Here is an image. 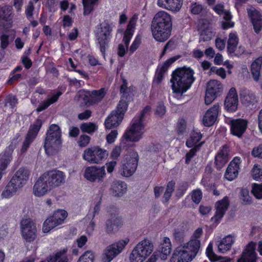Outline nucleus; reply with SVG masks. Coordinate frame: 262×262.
Instances as JSON below:
<instances>
[{
	"mask_svg": "<svg viewBox=\"0 0 262 262\" xmlns=\"http://www.w3.org/2000/svg\"><path fill=\"white\" fill-rule=\"evenodd\" d=\"M138 160L139 156L136 151H133L126 155L121 166V174L126 177L133 175L137 169Z\"/></svg>",
	"mask_w": 262,
	"mask_h": 262,
	"instance_id": "nucleus-9",
	"label": "nucleus"
},
{
	"mask_svg": "<svg viewBox=\"0 0 262 262\" xmlns=\"http://www.w3.org/2000/svg\"><path fill=\"white\" fill-rule=\"evenodd\" d=\"M150 110V107L146 106L139 115L133 119L129 127L123 134V139L132 142H137L143 138L145 132L144 119L149 115Z\"/></svg>",
	"mask_w": 262,
	"mask_h": 262,
	"instance_id": "nucleus-3",
	"label": "nucleus"
},
{
	"mask_svg": "<svg viewBox=\"0 0 262 262\" xmlns=\"http://www.w3.org/2000/svg\"><path fill=\"white\" fill-rule=\"evenodd\" d=\"M98 0H82L83 14L88 15L93 10L94 6Z\"/></svg>",
	"mask_w": 262,
	"mask_h": 262,
	"instance_id": "nucleus-48",
	"label": "nucleus"
},
{
	"mask_svg": "<svg viewBox=\"0 0 262 262\" xmlns=\"http://www.w3.org/2000/svg\"><path fill=\"white\" fill-rule=\"evenodd\" d=\"M186 122L183 119H180L177 124V132L179 134H182L185 130Z\"/></svg>",
	"mask_w": 262,
	"mask_h": 262,
	"instance_id": "nucleus-62",
	"label": "nucleus"
},
{
	"mask_svg": "<svg viewBox=\"0 0 262 262\" xmlns=\"http://www.w3.org/2000/svg\"><path fill=\"white\" fill-rule=\"evenodd\" d=\"M262 57L256 58L251 65V73L254 81L257 82L261 77Z\"/></svg>",
	"mask_w": 262,
	"mask_h": 262,
	"instance_id": "nucleus-33",
	"label": "nucleus"
},
{
	"mask_svg": "<svg viewBox=\"0 0 262 262\" xmlns=\"http://www.w3.org/2000/svg\"><path fill=\"white\" fill-rule=\"evenodd\" d=\"M240 96L242 102L247 106L254 104L257 102L255 94L248 90L242 91Z\"/></svg>",
	"mask_w": 262,
	"mask_h": 262,
	"instance_id": "nucleus-36",
	"label": "nucleus"
},
{
	"mask_svg": "<svg viewBox=\"0 0 262 262\" xmlns=\"http://www.w3.org/2000/svg\"><path fill=\"white\" fill-rule=\"evenodd\" d=\"M220 105L216 103L208 109L203 119V123L205 126H211L215 122L220 111Z\"/></svg>",
	"mask_w": 262,
	"mask_h": 262,
	"instance_id": "nucleus-21",
	"label": "nucleus"
},
{
	"mask_svg": "<svg viewBox=\"0 0 262 262\" xmlns=\"http://www.w3.org/2000/svg\"><path fill=\"white\" fill-rule=\"evenodd\" d=\"M49 186V183L42 174L37 180L33 186V193L38 197L43 196L52 189Z\"/></svg>",
	"mask_w": 262,
	"mask_h": 262,
	"instance_id": "nucleus-18",
	"label": "nucleus"
},
{
	"mask_svg": "<svg viewBox=\"0 0 262 262\" xmlns=\"http://www.w3.org/2000/svg\"><path fill=\"white\" fill-rule=\"evenodd\" d=\"M183 4V0H158L160 7L171 11H179Z\"/></svg>",
	"mask_w": 262,
	"mask_h": 262,
	"instance_id": "nucleus-26",
	"label": "nucleus"
},
{
	"mask_svg": "<svg viewBox=\"0 0 262 262\" xmlns=\"http://www.w3.org/2000/svg\"><path fill=\"white\" fill-rule=\"evenodd\" d=\"M176 183L173 181H171L167 183L166 190L164 193L163 199L164 203H168L170 199L172 193L174 190Z\"/></svg>",
	"mask_w": 262,
	"mask_h": 262,
	"instance_id": "nucleus-45",
	"label": "nucleus"
},
{
	"mask_svg": "<svg viewBox=\"0 0 262 262\" xmlns=\"http://www.w3.org/2000/svg\"><path fill=\"white\" fill-rule=\"evenodd\" d=\"M166 71V70L164 69V68L161 67L159 69H158L156 72L154 81L157 84H159L162 81L164 74Z\"/></svg>",
	"mask_w": 262,
	"mask_h": 262,
	"instance_id": "nucleus-57",
	"label": "nucleus"
},
{
	"mask_svg": "<svg viewBox=\"0 0 262 262\" xmlns=\"http://www.w3.org/2000/svg\"><path fill=\"white\" fill-rule=\"evenodd\" d=\"M221 15H223V18L226 20L225 22H222V26L223 29H227L233 27L234 23L231 21L232 16L229 11L225 10Z\"/></svg>",
	"mask_w": 262,
	"mask_h": 262,
	"instance_id": "nucleus-47",
	"label": "nucleus"
},
{
	"mask_svg": "<svg viewBox=\"0 0 262 262\" xmlns=\"http://www.w3.org/2000/svg\"><path fill=\"white\" fill-rule=\"evenodd\" d=\"M11 15L10 8L8 6L0 8V28L7 27L8 18Z\"/></svg>",
	"mask_w": 262,
	"mask_h": 262,
	"instance_id": "nucleus-43",
	"label": "nucleus"
},
{
	"mask_svg": "<svg viewBox=\"0 0 262 262\" xmlns=\"http://www.w3.org/2000/svg\"><path fill=\"white\" fill-rule=\"evenodd\" d=\"M238 100L236 91L235 88L230 89L225 100V108L228 112H235L238 106Z\"/></svg>",
	"mask_w": 262,
	"mask_h": 262,
	"instance_id": "nucleus-20",
	"label": "nucleus"
},
{
	"mask_svg": "<svg viewBox=\"0 0 262 262\" xmlns=\"http://www.w3.org/2000/svg\"><path fill=\"white\" fill-rule=\"evenodd\" d=\"M188 227L184 223H181L179 226L174 230L173 236L175 241L181 244L184 242Z\"/></svg>",
	"mask_w": 262,
	"mask_h": 262,
	"instance_id": "nucleus-35",
	"label": "nucleus"
},
{
	"mask_svg": "<svg viewBox=\"0 0 262 262\" xmlns=\"http://www.w3.org/2000/svg\"><path fill=\"white\" fill-rule=\"evenodd\" d=\"M90 140L91 138L89 136L82 135L80 136L78 145L81 147H85L89 144Z\"/></svg>",
	"mask_w": 262,
	"mask_h": 262,
	"instance_id": "nucleus-60",
	"label": "nucleus"
},
{
	"mask_svg": "<svg viewBox=\"0 0 262 262\" xmlns=\"http://www.w3.org/2000/svg\"><path fill=\"white\" fill-rule=\"evenodd\" d=\"M123 136H122L121 141L120 144V146H117L115 147L111 154V158L113 159V160H117L120 156L121 152V146L124 147L123 144H125V141L126 140L125 139H123ZM127 142H129L128 141H127Z\"/></svg>",
	"mask_w": 262,
	"mask_h": 262,
	"instance_id": "nucleus-49",
	"label": "nucleus"
},
{
	"mask_svg": "<svg viewBox=\"0 0 262 262\" xmlns=\"http://www.w3.org/2000/svg\"><path fill=\"white\" fill-rule=\"evenodd\" d=\"M193 257L183 247H177L168 262H191Z\"/></svg>",
	"mask_w": 262,
	"mask_h": 262,
	"instance_id": "nucleus-19",
	"label": "nucleus"
},
{
	"mask_svg": "<svg viewBox=\"0 0 262 262\" xmlns=\"http://www.w3.org/2000/svg\"><path fill=\"white\" fill-rule=\"evenodd\" d=\"M252 176L256 181L262 180V169L257 165H254L252 169Z\"/></svg>",
	"mask_w": 262,
	"mask_h": 262,
	"instance_id": "nucleus-58",
	"label": "nucleus"
},
{
	"mask_svg": "<svg viewBox=\"0 0 262 262\" xmlns=\"http://www.w3.org/2000/svg\"><path fill=\"white\" fill-rule=\"evenodd\" d=\"M61 143V139H55L52 137H46L44 142V148L48 155H52L57 152Z\"/></svg>",
	"mask_w": 262,
	"mask_h": 262,
	"instance_id": "nucleus-25",
	"label": "nucleus"
},
{
	"mask_svg": "<svg viewBox=\"0 0 262 262\" xmlns=\"http://www.w3.org/2000/svg\"><path fill=\"white\" fill-rule=\"evenodd\" d=\"M17 103V99L15 96H9L5 99V106L9 105L11 108H13Z\"/></svg>",
	"mask_w": 262,
	"mask_h": 262,
	"instance_id": "nucleus-61",
	"label": "nucleus"
},
{
	"mask_svg": "<svg viewBox=\"0 0 262 262\" xmlns=\"http://www.w3.org/2000/svg\"><path fill=\"white\" fill-rule=\"evenodd\" d=\"M251 155L255 158L262 159V144L253 148Z\"/></svg>",
	"mask_w": 262,
	"mask_h": 262,
	"instance_id": "nucleus-63",
	"label": "nucleus"
},
{
	"mask_svg": "<svg viewBox=\"0 0 262 262\" xmlns=\"http://www.w3.org/2000/svg\"><path fill=\"white\" fill-rule=\"evenodd\" d=\"M137 20V17L134 15L129 20L127 27L124 33L123 41L127 46L129 45L130 40L133 36Z\"/></svg>",
	"mask_w": 262,
	"mask_h": 262,
	"instance_id": "nucleus-30",
	"label": "nucleus"
},
{
	"mask_svg": "<svg viewBox=\"0 0 262 262\" xmlns=\"http://www.w3.org/2000/svg\"><path fill=\"white\" fill-rule=\"evenodd\" d=\"M20 137L19 134H16L15 137L12 139L10 145L1 154L0 158V170L6 171V170L12 160V154L18 143L17 139Z\"/></svg>",
	"mask_w": 262,
	"mask_h": 262,
	"instance_id": "nucleus-14",
	"label": "nucleus"
},
{
	"mask_svg": "<svg viewBox=\"0 0 262 262\" xmlns=\"http://www.w3.org/2000/svg\"><path fill=\"white\" fill-rule=\"evenodd\" d=\"M238 42V38L237 35L233 33H230L227 42V50L230 54L235 56H238L239 54H241L239 52H237L236 51Z\"/></svg>",
	"mask_w": 262,
	"mask_h": 262,
	"instance_id": "nucleus-34",
	"label": "nucleus"
},
{
	"mask_svg": "<svg viewBox=\"0 0 262 262\" xmlns=\"http://www.w3.org/2000/svg\"><path fill=\"white\" fill-rule=\"evenodd\" d=\"M129 242V239L126 237L124 239L120 240L106 247L102 254V261H111L117 255L122 252Z\"/></svg>",
	"mask_w": 262,
	"mask_h": 262,
	"instance_id": "nucleus-8",
	"label": "nucleus"
},
{
	"mask_svg": "<svg viewBox=\"0 0 262 262\" xmlns=\"http://www.w3.org/2000/svg\"><path fill=\"white\" fill-rule=\"evenodd\" d=\"M172 22L171 15L167 12L161 11L154 16L151 24L152 35L159 42L167 40L172 30Z\"/></svg>",
	"mask_w": 262,
	"mask_h": 262,
	"instance_id": "nucleus-1",
	"label": "nucleus"
},
{
	"mask_svg": "<svg viewBox=\"0 0 262 262\" xmlns=\"http://www.w3.org/2000/svg\"><path fill=\"white\" fill-rule=\"evenodd\" d=\"M251 192L256 199H262V184H254L252 186Z\"/></svg>",
	"mask_w": 262,
	"mask_h": 262,
	"instance_id": "nucleus-54",
	"label": "nucleus"
},
{
	"mask_svg": "<svg viewBox=\"0 0 262 262\" xmlns=\"http://www.w3.org/2000/svg\"><path fill=\"white\" fill-rule=\"evenodd\" d=\"M108 151L98 146H94L85 149L83 153V159L92 164H99L107 159Z\"/></svg>",
	"mask_w": 262,
	"mask_h": 262,
	"instance_id": "nucleus-6",
	"label": "nucleus"
},
{
	"mask_svg": "<svg viewBox=\"0 0 262 262\" xmlns=\"http://www.w3.org/2000/svg\"><path fill=\"white\" fill-rule=\"evenodd\" d=\"M121 224L120 220L112 216L111 219L107 220L105 225V231L108 234H111L116 230Z\"/></svg>",
	"mask_w": 262,
	"mask_h": 262,
	"instance_id": "nucleus-40",
	"label": "nucleus"
},
{
	"mask_svg": "<svg viewBox=\"0 0 262 262\" xmlns=\"http://www.w3.org/2000/svg\"><path fill=\"white\" fill-rule=\"evenodd\" d=\"M229 205L228 199L226 196L217 202L215 204L216 212L214 216L211 218V220L215 222L221 220L225 214Z\"/></svg>",
	"mask_w": 262,
	"mask_h": 262,
	"instance_id": "nucleus-23",
	"label": "nucleus"
},
{
	"mask_svg": "<svg viewBox=\"0 0 262 262\" xmlns=\"http://www.w3.org/2000/svg\"><path fill=\"white\" fill-rule=\"evenodd\" d=\"M127 189L126 184L122 181H115L111 187L113 194L115 196H121L126 192Z\"/></svg>",
	"mask_w": 262,
	"mask_h": 262,
	"instance_id": "nucleus-39",
	"label": "nucleus"
},
{
	"mask_svg": "<svg viewBox=\"0 0 262 262\" xmlns=\"http://www.w3.org/2000/svg\"><path fill=\"white\" fill-rule=\"evenodd\" d=\"M251 18L253 28L255 32H259L262 28V18L259 12L257 10H252L248 12Z\"/></svg>",
	"mask_w": 262,
	"mask_h": 262,
	"instance_id": "nucleus-38",
	"label": "nucleus"
},
{
	"mask_svg": "<svg viewBox=\"0 0 262 262\" xmlns=\"http://www.w3.org/2000/svg\"><path fill=\"white\" fill-rule=\"evenodd\" d=\"M94 255L91 251H85L79 258L78 262H93Z\"/></svg>",
	"mask_w": 262,
	"mask_h": 262,
	"instance_id": "nucleus-53",
	"label": "nucleus"
},
{
	"mask_svg": "<svg viewBox=\"0 0 262 262\" xmlns=\"http://www.w3.org/2000/svg\"><path fill=\"white\" fill-rule=\"evenodd\" d=\"M154 246L147 239L140 242L133 249L129 256L130 262H143L151 253Z\"/></svg>",
	"mask_w": 262,
	"mask_h": 262,
	"instance_id": "nucleus-5",
	"label": "nucleus"
},
{
	"mask_svg": "<svg viewBox=\"0 0 262 262\" xmlns=\"http://www.w3.org/2000/svg\"><path fill=\"white\" fill-rule=\"evenodd\" d=\"M228 160V147L227 145H224L215 157V165L216 169H221L227 163Z\"/></svg>",
	"mask_w": 262,
	"mask_h": 262,
	"instance_id": "nucleus-27",
	"label": "nucleus"
},
{
	"mask_svg": "<svg viewBox=\"0 0 262 262\" xmlns=\"http://www.w3.org/2000/svg\"><path fill=\"white\" fill-rule=\"evenodd\" d=\"M112 29L111 25L108 22L104 21L100 24L96 33L100 50L104 56H105L106 49L108 47L112 36Z\"/></svg>",
	"mask_w": 262,
	"mask_h": 262,
	"instance_id": "nucleus-7",
	"label": "nucleus"
},
{
	"mask_svg": "<svg viewBox=\"0 0 262 262\" xmlns=\"http://www.w3.org/2000/svg\"><path fill=\"white\" fill-rule=\"evenodd\" d=\"M206 254L209 259L212 261L220 260V257L217 256L213 251L212 244L210 243L206 249Z\"/></svg>",
	"mask_w": 262,
	"mask_h": 262,
	"instance_id": "nucleus-55",
	"label": "nucleus"
},
{
	"mask_svg": "<svg viewBox=\"0 0 262 262\" xmlns=\"http://www.w3.org/2000/svg\"><path fill=\"white\" fill-rule=\"evenodd\" d=\"M241 163V159L239 157L234 158L226 169L225 178L230 181L235 179L238 175Z\"/></svg>",
	"mask_w": 262,
	"mask_h": 262,
	"instance_id": "nucleus-17",
	"label": "nucleus"
},
{
	"mask_svg": "<svg viewBox=\"0 0 262 262\" xmlns=\"http://www.w3.org/2000/svg\"><path fill=\"white\" fill-rule=\"evenodd\" d=\"M43 175L49 183V186L52 188L59 187L66 182V175L60 170H49L45 172Z\"/></svg>",
	"mask_w": 262,
	"mask_h": 262,
	"instance_id": "nucleus-16",
	"label": "nucleus"
},
{
	"mask_svg": "<svg viewBox=\"0 0 262 262\" xmlns=\"http://www.w3.org/2000/svg\"><path fill=\"white\" fill-rule=\"evenodd\" d=\"M107 91V90L104 88H102L99 90L89 91L88 92L89 98L88 102L91 105L98 103L102 100L106 94Z\"/></svg>",
	"mask_w": 262,
	"mask_h": 262,
	"instance_id": "nucleus-28",
	"label": "nucleus"
},
{
	"mask_svg": "<svg viewBox=\"0 0 262 262\" xmlns=\"http://www.w3.org/2000/svg\"><path fill=\"white\" fill-rule=\"evenodd\" d=\"M127 107L128 104L126 100L121 98L117 105V110L114 112L123 117L124 113L127 110Z\"/></svg>",
	"mask_w": 262,
	"mask_h": 262,
	"instance_id": "nucleus-50",
	"label": "nucleus"
},
{
	"mask_svg": "<svg viewBox=\"0 0 262 262\" xmlns=\"http://www.w3.org/2000/svg\"><path fill=\"white\" fill-rule=\"evenodd\" d=\"M202 198V192L200 189H195L192 191L191 193V199L192 201L198 204H199Z\"/></svg>",
	"mask_w": 262,
	"mask_h": 262,
	"instance_id": "nucleus-56",
	"label": "nucleus"
},
{
	"mask_svg": "<svg viewBox=\"0 0 262 262\" xmlns=\"http://www.w3.org/2000/svg\"><path fill=\"white\" fill-rule=\"evenodd\" d=\"M105 166L98 167L97 166H89L85 168L83 174L84 177L91 182H101L105 177Z\"/></svg>",
	"mask_w": 262,
	"mask_h": 262,
	"instance_id": "nucleus-15",
	"label": "nucleus"
},
{
	"mask_svg": "<svg viewBox=\"0 0 262 262\" xmlns=\"http://www.w3.org/2000/svg\"><path fill=\"white\" fill-rule=\"evenodd\" d=\"M123 117L116 112H112L105 119L104 125L106 129H112L117 127L122 122Z\"/></svg>",
	"mask_w": 262,
	"mask_h": 262,
	"instance_id": "nucleus-29",
	"label": "nucleus"
},
{
	"mask_svg": "<svg viewBox=\"0 0 262 262\" xmlns=\"http://www.w3.org/2000/svg\"><path fill=\"white\" fill-rule=\"evenodd\" d=\"M202 138V134L198 131L193 130L190 135L189 138L186 142V145L188 147L191 148L195 145H198V143L201 140Z\"/></svg>",
	"mask_w": 262,
	"mask_h": 262,
	"instance_id": "nucleus-41",
	"label": "nucleus"
},
{
	"mask_svg": "<svg viewBox=\"0 0 262 262\" xmlns=\"http://www.w3.org/2000/svg\"><path fill=\"white\" fill-rule=\"evenodd\" d=\"M255 244L253 242L250 243L243 252L241 257L238 262H256V254L255 251Z\"/></svg>",
	"mask_w": 262,
	"mask_h": 262,
	"instance_id": "nucleus-24",
	"label": "nucleus"
},
{
	"mask_svg": "<svg viewBox=\"0 0 262 262\" xmlns=\"http://www.w3.org/2000/svg\"><path fill=\"white\" fill-rule=\"evenodd\" d=\"M204 143V142H202L199 143L198 145L192 147L190 151L186 154L185 163L188 164L191 159L195 155L197 151H198L201 146Z\"/></svg>",
	"mask_w": 262,
	"mask_h": 262,
	"instance_id": "nucleus-51",
	"label": "nucleus"
},
{
	"mask_svg": "<svg viewBox=\"0 0 262 262\" xmlns=\"http://www.w3.org/2000/svg\"><path fill=\"white\" fill-rule=\"evenodd\" d=\"M61 130L59 126L53 124L50 125L46 134V137H52L55 139H61Z\"/></svg>",
	"mask_w": 262,
	"mask_h": 262,
	"instance_id": "nucleus-44",
	"label": "nucleus"
},
{
	"mask_svg": "<svg viewBox=\"0 0 262 262\" xmlns=\"http://www.w3.org/2000/svg\"><path fill=\"white\" fill-rule=\"evenodd\" d=\"M193 74L194 72L190 68L183 67L175 70L170 80L173 92L181 95L186 92L195 80Z\"/></svg>",
	"mask_w": 262,
	"mask_h": 262,
	"instance_id": "nucleus-2",
	"label": "nucleus"
},
{
	"mask_svg": "<svg viewBox=\"0 0 262 262\" xmlns=\"http://www.w3.org/2000/svg\"><path fill=\"white\" fill-rule=\"evenodd\" d=\"M248 121L242 119H233L230 121L231 132L238 138L242 137L247 127Z\"/></svg>",
	"mask_w": 262,
	"mask_h": 262,
	"instance_id": "nucleus-22",
	"label": "nucleus"
},
{
	"mask_svg": "<svg viewBox=\"0 0 262 262\" xmlns=\"http://www.w3.org/2000/svg\"><path fill=\"white\" fill-rule=\"evenodd\" d=\"M67 216V212L64 210H58L55 211L52 216L44 222L42 227L43 232L48 233L55 227L61 224Z\"/></svg>",
	"mask_w": 262,
	"mask_h": 262,
	"instance_id": "nucleus-12",
	"label": "nucleus"
},
{
	"mask_svg": "<svg viewBox=\"0 0 262 262\" xmlns=\"http://www.w3.org/2000/svg\"><path fill=\"white\" fill-rule=\"evenodd\" d=\"M234 242L233 237L228 235L221 240L218 244V251L221 253H225L229 251Z\"/></svg>",
	"mask_w": 262,
	"mask_h": 262,
	"instance_id": "nucleus-37",
	"label": "nucleus"
},
{
	"mask_svg": "<svg viewBox=\"0 0 262 262\" xmlns=\"http://www.w3.org/2000/svg\"><path fill=\"white\" fill-rule=\"evenodd\" d=\"M182 247L194 258L201 248V242L199 239H190Z\"/></svg>",
	"mask_w": 262,
	"mask_h": 262,
	"instance_id": "nucleus-32",
	"label": "nucleus"
},
{
	"mask_svg": "<svg viewBox=\"0 0 262 262\" xmlns=\"http://www.w3.org/2000/svg\"><path fill=\"white\" fill-rule=\"evenodd\" d=\"M23 238L27 242L31 243L37 237V228L35 224L30 219H23L20 223Z\"/></svg>",
	"mask_w": 262,
	"mask_h": 262,
	"instance_id": "nucleus-10",
	"label": "nucleus"
},
{
	"mask_svg": "<svg viewBox=\"0 0 262 262\" xmlns=\"http://www.w3.org/2000/svg\"><path fill=\"white\" fill-rule=\"evenodd\" d=\"M68 251L67 248H64L62 249L57 251L54 255L51 256L49 259V262H68V259L67 256Z\"/></svg>",
	"mask_w": 262,
	"mask_h": 262,
	"instance_id": "nucleus-42",
	"label": "nucleus"
},
{
	"mask_svg": "<svg viewBox=\"0 0 262 262\" xmlns=\"http://www.w3.org/2000/svg\"><path fill=\"white\" fill-rule=\"evenodd\" d=\"M223 90L221 82L216 80H210L207 84L205 103L210 104L217 96H220Z\"/></svg>",
	"mask_w": 262,
	"mask_h": 262,
	"instance_id": "nucleus-11",
	"label": "nucleus"
},
{
	"mask_svg": "<svg viewBox=\"0 0 262 262\" xmlns=\"http://www.w3.org/2000/svg\"><path fill=\"white\" fill-rule=\"evenodd\" d=\"M171 244L169 238L164 237L163 240V243H161L160 247V250L159 251V257L163 260L167 258L168 255L170 254L171 251Z\"/></svg>",
	"mask_w": 262,
	"mask_h": 262,
	"instance_id": "nucleus-31",
	"label": "nucleus"
},
{
	"mask_svg": "<svg viewBox=\"0 0 262 262\" xmlns=\"http://www.w3.org/2000/svg\"><path fill=\"white\" fill-rule=\"evenodd\" d=\"M80 128L82 132L92 134L98 129V126L93 122H86L82 123Z\"/></svg>",
	"mask_w": 262,
	"mask_h": 262,
	"instance_id": "nucleus-46",
	"label": "nucleus"
},
{
	"mask_svg": "<svg viewBox=\"0 0 262 262\" xmlns=\"http://www.w3.org/2000/svg\"><path fill=\"white\" fill-rule=\"evenodd\" d=\"M212 31L207 28L200 31V40L203 41L210 40L212 38Z\"/></svg>",
	"mask_w": 262,
	"mask_h": 262,
	"instance_id": "nucleus-52",
	"label": "nucleus"
},
{
	"mask_svg": "<svg viewBox=\"0 0 262 262\" xmlns=\"http://www.w3.org/2000/svg\"><path fill=\"white\" fill-rule=\"evenodd\" d=\"M241 199L245 204H249L251 200L249 195V191L247 189H243L241 191Z\"/></svg>",
	"mask_w": 262,
	"mask_h": 262,
	"instance_id": "nucleus-59",
	"label": "nucleus"
},
{
	"mask_svg": "<svg viewBox=\"0 0 262 262\" xmlns=\"http://www.w3.org/2000/svg\"><path fill=\"white\" fill-rule=\"evenodd\" d=\"M118 135V131L116 129L112 130L106 137L108 143L112 144L114 142Z\"/></svg>",
	"mask_w": 262,
	"mask_h": 262,
	"instance_id": "nucleus-64",
	"label": "nucleus"
},
{
	"mask_svg": "<svg viewBox=\"0 0 262 262\" xmlns=\"http://www.w3.org/2000/svg\"><path fill=\"white\" fill-rule=\"evenodd\" d=\"M30 175L29 170L20 167L13 174L1 194L2 199H9L26 184Z\"/></svg>",
	"mask_w": 262,
	"mask_h": 262,
	"instance_id": "nucleus-4",
	"label": "nucleus"
},
{
	"mask_svg": "<svg viewBox=\"0 0 262 262\" xmlns=\"http://www.w3.org/2000/svg\"><path fill=\"white\" fill-rule=\"evenodd\" d=\"M42 124V121L39 119H37L33 124L30 125L23 144L22 148L21 149V152H25L27 150L30 144L36 138Z\"/></svg>",
	"mask_w": 262,
	"mask_h": 262,
	"instance_id": "nucleus-13",
	"label": "nucleus"
}]
</instances>
